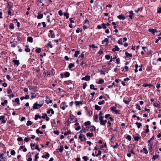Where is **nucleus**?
Instances as JSON below:
<instances>
[{"label": "nucleus", "instance_id": "bb28decb", "mask_svg": "<svg viewBox=\"0 0 161 161\" xmlns=\"http://www.w3.org/2000/svg\"><path fill=\"white\" fill-rule=\"evenodd\" d=\"M104 80L102 79H100L99 80L98 84H103L104 83Z\"/></svg>", "mask_w": 161, "mask_h": 161}, {"label": "nucleus", "instance_id": "9b49d317", "mask_svg": "<svg viewBox=\"0 0 161 161\" xmlns=\"http://www.w3.org/2000/svg\"><path fill=\"white\" fill-rule=\"evenodd\" d=\"M13 62L14 63L15 65L18 66L20 63L19 60H14L13 61Z\"/></svg>", "mask_w": 161, "mask_h": 161}, {"label": "nucleus", "instance_id": "dca6fc26", "mask_svg": "<svg viewBox=\"0 0 161 161\" xmlns=\"http://www.w3.org/2000/svg\"><path fill=\"white\" fill-rule=\"evenodd\" d=\"M47 112V114H50L51 113L52 114H53L54 113V111L52 108H51L49 110H48Z\"/></svg>", "mask_w": 161, "mask_h": 161}, {"label": "nucleus", "instance_id": "f257e3e1", "mask_svg": "<svg viewBox=\"0 0 161 161\" xmlns=\"http://www.w3.org/2000/svg\"><path fill=\"white\" fill-rule=\"evenodd\" d=\"M44 103V101H41L39 102V103L38 104L37 102L35 103L33 105V108L34 109H37L38 108L37 106L39 107H41Z\"/></svg>", "mask_w": 161, "mask_h": 161}, {"label": "nucleus", "instance_id": "4468645a", "mask_svg": "<svg viewBox=\"0 0 161 161\" xmlns=\"http://www.w3.org/2000/svg\"><path fill=\"white\" fill-rule=\"evenodd\" d=\"M33 39L31 37H28L27 38V41L30 42H33Z\"/></svg>", "mask_w": 161, "mask_h": 161}, {"label": "nucleus", "instance_id": "9d476101", "mask_svg": "<svg viewBox=\"0 0 161 161\" xmlns=\"http://www.w3.org/2000/svg\"><path fill=\"white\" fill-rule=\"evenodd\" d=\"M149 31L151 32L152 34H154L156 31V30L155 29H149L148 30Z\"/></svg>", "mask_w": 161, "mask_h": 161}, {"label": "nucleus", "instance_id": "a211bd4d", "mask_svg": "<svg viewBox=\"0 0 161 161\" xmlns=\"http://www.w3.org/2000/svg\"><path fill=\"white\" fill-rule=\"evenodd\" d=\"M46 101L47 103V104L52 103V101L48 98H47Z\"/></svg>", "mask_w": 161, "mask_h": 161}, {"label": "nucleus", "instance_id": "cd10ccee", "mask_svg": "<svg viewBox=\"0 0 161 161\" xmlns=\"http://www.w3.org/2000/svg\"><path fill=\"white\" fill-rule=\"evenodd\" d=\"M95 109L97 110H99L101 109L100 107L97 105H95Z\"/></svg>", "mask_w": 161, "mask_h": 161}, {"label": "nucleus", "instance_id": "5701e85b", "mask_svg": "<svg viewBox=\"0 0 161 161\" xmlns=\"http://www.w3.org/2000/svg\"><path fill=\"white\" fill-rule=\"evenodd\" d=\"M158 155H153V157L152 159L153 160H154L157 158H158Z\"/></svg>", "mask_w": 161, "mask_h": 161}, {"label": "nucleus", "instance_id": "c756f323", "mask_svg": "<svg viewBox=\"0 0 161 161\" xmlns=\"http://www.w3.org/2000/svg\"><path fill=\"white\" fill-rule=\"evenodd\" d=\"M86 132V129L85 128H82L81 130L80 131L79 133L80 134H82L84 132Z\"/></svg>", "mask_w": 161, "mask_h": 161}, {"label": "nucleus", "instance_id": "052dcab7", "mask_svg": "<svg viewBox=\"0 0 161 161\" xmlns=\"http://www.w3.org/2000/svg\"><path fill=\"white\" fill-rule=\"evenodd\" d=\"M31 94H32L31 96V99H32L36 97V94L35 95H34L32 93H31Z\"/></svg>", "mask_w": 161, "mask_h": 161}, {"label": "nucleus", "instance_id": "473e14b6", "mask_svg": "<svg viewBox=\"0 0 161 161\" xmlns=\"http://www.w3.org/2000/svg\"><path fill=\"white\" fill-rule=\"evenodd\" d=\"M36 132L38 134H42L43 133L42 131H40L38 129L36 130Z\"/></svg>", "mask_w": 161, "mask_h": 161}, {"label": "nucleus", "instance_id": "a878e982", "mask_svg": "<svg viewBox=\"0 0 161 161\" xmlns=\"http://www.w3.org/2000/svg\"><path fill=\"white\" fill-rule=\"evenodd\" d=\"M74 64H73L70 63L69 64L68 68L69 69H71L73 67H74Z\"/></svg>", "mask_w": 161, "mask_h": 161}, {"label": "nucleus", "instance_id": "423d86ee", "mask_svg": "<svg viewBox=\"0 0 161 161\" xmlns=\"http://www.w3.org/2000/svg\"><path fill=\"white\" fill-rule=\"evenodd\" d=\"M90 79V76L89 75H86L81 78L82 80L88 81Z\"/></svg>", "mask_w": 161, "mask_h": 161}, {"label": "nucleus", "instance_id": "6e6552de", "mask_svg": "<svg viewBox=\"0 0 161 161\" xmlns=\"http://www.w3.org/2000/svg\"><path fill=\"white\" fill-rule=\"evenodd\" d=\"M154 137H152L150 140H149L148 141V145H149V144H153V142H152L153 140H154Z\"/></svg>", "mask_w": 161, "mask_h": 161}, {"label": "nucleus", "instance_id": "1a4fd4ad", "mask_svg": "<svg viewBox=\"0 0 161 161\" xmlns=\"http://www.w3.org/2000/svg\"><path fill=\"white\" fill-rule=\"evenodd\" d=\"M112 51L113 52H115L116 51H119V48L117 46H115L114 48H113L112 50Z\"/></svg>", "mask_w": 161, "mask_h": 161}, {"label": "nucleus", "instance_id": "b1692460", "mask_svg": "<svg viewBox=\"0 0 161 161\" xmlns=\"http://www.w3.org/2000/svg\"><path fill=\"white\" fill-rule=\"evenodd\" d=\"M15 102L17 103L18 105H20V103L19 102V99L18 98H16L15 99Z\"/></svg>", "mask_w": 161, "mask_h": 161}, {"label": "nucleus", "instance_id": "a18cd8bd", "mask_svg": "<svg viewBox=\"0 0 161 161\" xmlns=\"http://www.w3.org/2000/svg\"><path fill=\"white\" fill-rule=\"evenodd\" d=\"M58 14L59 15L61 16L63 15V13H62V11L61 10H59L58 12Z\"/></svg>", "mask_w": 161, "mask_h": 161}, {"label": "nucleus", "instance_id": "3c124183", "mask_svg": "<svg viewBox=\"0 0 161 161\" xmlns=\"http://www.w3.org/2000/svg\"><path fill=\"white\" fill-rule=\"evenodd\" d=\"M155 33H156V35L157 36H159V35H161V33H160V32L159 31H157L156 30V31L155 32Z\"/></svg>", "mask_w": 161, "mask_h": 161}, {"label": "nucleus", "instance_id": "de8ad7c7", "mask_svg": "<svg viewBox=\"0 0 161 161\" xmlns=\"http://www.w3.org/2000/svg\"><path fill=\"white\" fill-rule=\"evenodd\" d=\"M7 90H8L7 92H8V94H10L11 93H12V91L10 88H8Z\"/></svg>", "mask_w": 161, "mask_h": 161}, {"label": "nucleus", "instance_id": "7ed1b4c3", "mask_svg": "<svg viewBox=\"0 0 161 161\" xmlns=\"http://www.w3.org/2000/svg\"><path fill=\"white\" fill-rule=\"evenodd\" d=\"M87 130L88 131H94L96 130V128L93 126H90L86 127Z\"/></svg>", "mask_w": 161, "mask_h": 161}, {"label": "nucleus", "instance_id": "f8f14e48", "mask_svg": "<svg viewBox=\"0 0 161 161\" xmlns=\"http://www.w3.org/2000/svg\"><path fill=\"white\" fill-rule=\"evenodd\" d=\"M118 18L119 19H122L123 20H124L125 19V17L124 16L122 15H120L119 16H117Z\"/></svg>", "mask_w": 161, "mask_h": 161}, {"label": "nucleus", "instance_id": "aec40b11", "mask_svg": "<svg viewBox=\"0 0 161 161\" xmlns=\"http://www.w3.org/2000/svg\"><path fill=\"white\" fill-rule=\"evenodd\" d=\"M91 122L90 121H88L85 122L84 123V124L85 126H87L88 125H89L91 124Z\"/></svg>", "mask_w": 161, "mask_h": 161}, {"label": "nucleus", "instance_id": "8fccbe9b", "mask_svg": "<svg viewBox=\"0 0 161 161\" xmlns=\"http://www.w3.org/2000/svg\"><path fill=\"white\" fill-rule=\"evenodd\" d=\"M12 155H14L15 154V152L14 150H12L11 151L10 153Z\"/></svg>", "mask_w": 161, "mask_h": 161}, {"label": "nucleus", "instance_id": "72a5a7b5", "mask_svg": "<svg viewBox=\"0 0 161 161\" xmlns=\"http://www.w3.org/2000/svg\"><path fill=\"white\" fill-rule=\"evenodd\" d=\"M64 76L67 77H69L70 75L69 73L68 72H66L64 74Z\"/></svg>", "mask_w": 161, "mask_h": 161}, {"label": "nucleus", "instance_id": "393cba45", "mask_svg": "<svg viewBox=\"0 0 161 161\" xmlns=\"http://www.w3.org/2000/svg\"><path fill=\"white\" fill-rule=\"evenodd\" d=\"M136 124L137 125V128L139 129L142 126V124L138 122H136Z\"/></svg>", "mask_w": 161, "mask_h": 161}, {"label": "nucleus", "instance_id": "412c9836", "mask_svg": "<svg viewBox=\"0 0 161 161\" xmlns=\"http://www.w3.org/2000/svg\"><path fill=\"white\" fill-rule=\"evenodd\" d=\"M76 105H79L80 104H82V103L81 101H75V102Z\"/></svg>", "mask_w": 161, "mask_h": 161}, {"label": "nucleus", "instance_id": "6e6d98bb", "mask_svg": "<svg viewBox=\"0 0 161 161\" xmlns=\"http://www.w3.org/2000/svg\"><path fill=\"white\" fill-rule=\"evenodd\" d=\"M141 138V136H136L134 137V140H135V141H138L139 139Z\"/></svg>", "mask_w": 161, "mask_h": 161}, {"label": "nucleus", "instance_id": "7c9ffc66", "mask_svg": "<svg viewBox=\"0 0 161 161\" xmlns=\"http://www.w3.org/2000/svg\"><path fill=\"white\" fill-rule=\"evenodd\" d=\"M30 139L29 137H26L25 138L24 140L26 142H27L30 140Z\"/></svg>", "mask_w": 161, "mask_h": 161}, {"label": "nucleus", "instance_id": "f704fd0d", "mask_svg": "<svg viewBox=\"0 0 161 161\" xmlns=\"http://www.w3.org/2000/svg\"><path fill=\"white\" fill-rule=\"evenodd\" d=\"M64 15L66 17V19L69 18V14L67 12L64 13Z\"/></svg>", "mask_w": 161, "mask_h": 161}, {"label": "nucleus", "instance_id": "f3484780", "mask_svg": "<svg viewBox=\"0 0 161 161\" xmlns=\"http://www.w3.org/2000/svg\"><path fill=\"white\" fill-rule=\"evenodd\" d=\"M153 145V144H149V145H148L149 150L151 152L152 151Z\"/></svg>", "mask_w": 161, "mask_h": 161}, {"label": "nucleus", "instance_id": "5fc2aeb1", "mask_svg": "<svg viewBox=\"0 0 161 161\" xmlns=\"http://www.w3.org/2000/svg\"><path fill=\"white\" fill-rule=\"evenodd\" d=\"M125 54L126 55V56H129L130 57H132V55L131 54L127 52H126L125 53Z\"/></svg>", "mask_w": 161, "mask_h": 161}, {"label": "nucleus", "instance_id": "0eeeda50", "mask_svg": "<svg viewBox=\"0 0 161 161\" xmlns=\"http://www.w3.org/2000/svg\"><path fill=\"white\" fill-rule=\"evenodd\" d=\"M102 44L105 45H107L108 43V38H105L102 42Z\"/></svg>", "mask_w": 161, "mask_h": 161}, {"label": "nucleus", "instance_id": "c9c22d12", "mask_svg": "<svg viewBox=\"0 0 161 161\" xmlns=\"http://www.w3.org/2000/svg\"><path fill=\"white\" fill-rule=\"evenodd\" d=\"M4 155V153H2L0 154V161H2V159L3 158V156Z\"/></svg>", "mask_w": 161, "mask_h": 161}, {"label": "nucleus", "instance_id": "09e8293b", "mask_svg": "<svg viewBox=\"0 0 161 161\" xmlns=\"http://www.w3.org/2000/svg\"><path fill=\"white\" fill-rule=\"evenodd\" d=\"M64 149V147L63 146H61L59 148V151L60 152H62Z\"/></svg>", "mask_w": 161, "mask_h": 161}, {"label": "nucleus", "instance_id": "39448f33", "mask_svg": "<svg viewBox=\"0 0 161 161\" xmlns=\"http://www.w3.org/2000/svg\"><path fill=\"white\" fill-rule=\"evenodd\" d=\"M79 138L80 139V141L82 142L85 140L84 136L82 134H80L79 136Z\"/></svg>", "mask_w": 161, "mask_h": 161}, {"label": "nucleus", "instance_id": "4c0bfd02", "mask_svg": "<svg viewBox=\"0 0 161 161\" xmlns=\"http://www.w3.org/2000/svg\"><path fill=\"white\" fill-rule=\"evenodd\" d=\"M87 114L89 116H91L92 114V112L90 110H88L87 111Z\"/></svg>", "mask_w": 161, "mask_h": 161}, {"label": "nucleus", "instance_id": "c85d7f7f", "mask_svg": "<svg viewBox=\"0 0 161 161\" xmlns=\"http://www.w3.org/2000/svg\"><path fill=\"white\" fill-rule=\"evenodd\" d=\"M143 151H144V153L146 154H147L148 153V151L146 148H143L142 150L141 151V152H142Z\"/></svg>", "mask_w": 161, "mask_h": 161}, {"label": "nucleus", "instance_id": "680f3d73", "mask_svg": "<svg viewBox=\"0 0 161 161\" xmlns=\"http://www.w3.org/2000/svg\"><path fill=\"white\" fill-rule=\"evenodd\" d=\"M104 100H103L101 102H99L98 103V104L99 105H101V104H103L104 103Z\"/></svg>", "mask_w": 161, "mask_h": 161}, {"label": "nucleus", "instance_id": "e2e57ef3", "mask_svg": "<svg viewBox=\"0 0 161 161\" xmlns=\"http://www.w3.org/2000/svg\"><path fill=\"white\" fill-rule=\"evenodd\" d=\"M101 153H102L101 151L100 150H99L98 151V153L96 155V157H98L99 155H100L101 154Z\"/></svg>", "mask_w": 161, "mask_h": 161}, {"label": "nucleus", "instance_id": "ddd939ff", "mask_svg": "<svg viewBox=\"0 0 161 161\" xmlns=\"http://www.w3.org/2000/svg\"><path fill=\"white\" fill-rule=\"evenodd\" d=\"M86 136L87 137H92L93 136L94 134L93 133L91 132L90 133L88 132L86 133Z\"/></svg>", "mask_w": 161, "mask_h": 161}, {"label": "nucleus", "instance_id": "4be33fe9", "mask_svg": "<svg viewBox=\"0 0 161 161\" xmlns=\"http://www.w3.org/2000/svg\"><path fill=\"white\" fill-rule=\"evenodd\" d=\"M80 54V51H77L75 52V53L74 54V56L76 57L78 56V55Z\"/></svg>", "mask_w": 161, "mask_h": 161}, {"label": "nucleus", "instance_id": "2f4dec72", "mask_svg": "<svg viewBox=\"0 0 161 161\" xmlns=\"http://www.w3.org/2000/svg\"><path fill=\"white\" fill-rule=\"evenodd\" d=\"M41 51V48H38L36 49V52L37 53H40Z\"/></svg>", "mask_w": 161, "mask_h": 161}, {"label": "nucleus", "instance_id": "603ef678", "mask_svg": "<svg viewBox=\"0 0 161 161\" xmlns=\"http://www.w3.org/2000/svg\"><path fill=\"white\" fill-rule=\"evenodd\" d=\"M82 158L85 161H87L88 160V158L86 156H84L82 157Z\"/></svg>", "mask_w": 161, "mask_h": 161}, {"label": "nucleus", "instance_id": "c03bdc74", "mask_svg": "<svg viewBox=\"0 0 161 161\" xmlns=\"http://www.w3.org/2000/svg\"><path fill=\"white\" fill-rule=\"evenodd\" d=\"M10 28L11 29H13L14 28V25L12 23H11L9 25Z\"/></svg>", "mask_w": 161, "mask_h": 161}, {"label": "nucleus", "instance_id": "f03ea898", "mask_svg": "<svg viewBox=\"0 0 161 161\" xmlns=\"http://www.w3.org/2000/svg\"><path fill=\"white\" fill-rule=\"evenodd\" d=\"M99 120L100 121V124L102 125H104L107 122L106 120H103V116L100 117H99Z\"/></svg>", "mask_w": 161, "mask_h": 161}, {"label": "nucleus", "instance_id": "338daca9", "mask_svg": "<svg viewBox=\"0 0 161 161\" xmlns=\"http://www.w3.org/2000/svg\"><path fill=\"white\" fill-rule=\"evenodd\" d=\"M136 107H137V109L139 110H141V108H140V106L139 105V104H136Z\"/></svg>", "mask_w": 161, "mask_h": 161}, {"label": "nucleus", "instance_id": "20e7f679", "mask_svg": "<svg viewBox=\"0 0 161 161\" xmlns=\"http://www.w3.org/2000/svg\"><path fill=\"white\" fill-rule=\"evenodd\" d=\"M54 70L53 69H51L50 71H48L47 72V76L48 75H53L54 74Z\"/></svg>", "mask_w": 161, "mask_h": 161}, {"label": "nucleus", "instance_id": "4d7b16f0", "mask_svg": "<svg viewBox=\"0 0 161 161\" xmlns=\"http://www.w3.org/2000/svg\"><path fill=\"white\" fill-rule=\"evenodd\" d=\"M110 57H111L109 55H107L105 56L106 59L107 60H109L110 58Z\"/></svg>", "mask_w": 161, "mask_h": 161}, {"label": "nucleus", "instance_id": "49530a36", "mask_svg": "<svg viewBox=\"0 0 161 161\" xmlns=\"http://www.w3.org/2000/svg\"><path fill=\"white\" fill-rule=\"evenodd\" d=\"M47 46L50 47V48H52L53 47L51 43L50 42H49L47 44Z\"/></svg>", "mask_w": 161, "mask_h": 161}, {"label": "nucleus", "instance_id": "58836bf2", "mask_svg": "<svg viewBox=\"0 0 161 161\" xmlns=\"http://www.w3.org/2000/svg\"><path fill=\"white\" fill-rule=\"evenodd\" d=\"M49 156H50V155H49V154L48 153H46L45 156L43 155L42 157L43 158H48L49 157Z\"/></svg>", "mask_w": 161, "mask_h": 161}, {"label": "nucleus", "instance_id": "6ab92c4d", "mask_svg": "<svg viewBox=\"0 0 161 161\" xmlns=\"http://www.w3.org/2000/svg\"><path fill=\"white\" fill-rule=\"evenodd\" d=\"M43 17V14H38L37 16V18L38 19H41Z\"/></svg>", "mask_w": 161, "mask_h": 161}, {"label": "nucleus", "instance_id": "13d9d810", "mask_svg": "<svg viewBox=\"0 0 161 161\" xmlns=\"http://www.w3.org/2000/svg\"><path fill=\"white\" fill-rule=\"evenodd\" d=\"M102 27L103 29H106L107 28L106 26V25L105 24H104V23H103V24H102Z\"/></svg>", "mask_w": 161, "mask_h": 161}, {"label": "nucleus", "instance_id": "79ce46f5", "mask_svg": "<svg viewBox=\"0 0 161 161\" xmlns=\"http://www.w3.org/2000/svg\"><path fill=\"white\" fill-rule=\"evenodd\" d=\"M142 10V8H138L137 10H135V11L136 13H138L139 11H141Z\"/></svg>", "mask_w": 161, "mask_h": 161}, {"label": "nucleus", "instance_id": "ea45409f", "mask_svg": "<svg viewBox=\"0 0 161 161\" xmlns=\"http://www.w3.org/2000/svg\"><path fill=\"white\" fill-rule=\"evenodd\" d=\"M31 124H32V122L31 121H30V120L28 121L27 122V123H26L27 125L29 126V125H31Z\"/></svg>", "mask_w": 161, "mask_h": 161}, {"label": "nucleus", "instance_id": "2eb2a0df", "mask_svg": "<svg viewBox=\"0 0 161 161\" xmlns=\"http://www.w3.org/2000/svg\"><path fill=\"white\" fill-rule=\"evenodd\" d=\"M98 115L96 114L94 116V120L95 122H98Z\"/></svg>", "mask_w": 161, "mask_h": 161}, {"label": "nucleus", "instance_id": "0e129e2a", "mask_svg": "<svg viewBox=\"0 0 161 161\" xmlns=\"http://www.w3.org/2000/svg\"><path fill=\"white\" fill-rule=\"evenodd\" d=\"M87 86V84L86 83H84L83 86V89H85Z\"/></svg>", "mask_w": 161, "mask_h": 161}, {"label": "nucleus", "instance_id": "37998d69", "mask_svg": "<svg viewBox=\"0 0 161 161\" xmlns=\"http://www.w3.org/2000/svg\"><path fill=\"white\" fill-rule=\"evenodd\" d=\"M41 117L39 115H36L35 116V120H37L38 119V118L41 119Z\"/></svg>", "mask_w": 161, "mask_h": 161}, {"label": "nucleus", "instance_id": "69168bd1", "mask_svg": "<svg viewBox=\"0 0 161 161\" xmlns=\"http://www.w3.org/2000/svg\"><path fill=\"white\" fill-rule=\"evenodd\" d=\"M90 87L91 89H94V85L93 84H91L90 85Z\"/></svg>", "mask_w": 161, "mask_h": 161}, {"label": "nucleus", "instance_id": "774afa93", "mask_svg": "<svg viewBox=\"0 0 161 161\" xmlns=\"http://www.w3.org/2000/svg\"><path fill=\"white\" fill-rule=\"evenodd\" d=\"M81 31V29L80 28H78L76 30V32L77 33H79Z\"/></svg>", "mask_w": 161, "mask_h": 161}, {"label": "nucleus", "instance_id": "864d4df0", "mask_svg": "<svg viewBox=\"0 0 161 161\" xmlns=\"http://www.w3.org/2000/svg\"><path fill=\"white\" fill-rule=\"evenodd\" d=\"M53 133L57 135H58L59 133V132L58 130H55L54 131Z\"/></svg>", "mask_w": 161, "mask_h": 161}, {"label": "nucleus", "instance_id": "e433bc0d", "mask_svg": "<svg viewBox=\"0 0 161 161\" xmlns=\"http://www.w3.org/2000/svg\"><path fill=\"white\" fill-rule=\"evenodd\" d=\"M8 103V101L7 100H5L3 102H2L1 103V105L3 106H4L5 104H7Z\"/></svg>", "mask_w": 161, "mask_h": 161}, {"label": "nucleus", "instance_id": "a19ab883", "mask_svg": "<svg viewBox=\"0 0 161 161\" xmlns=\"http://www.w3.org/2000/svg\"><path fill=\"white\" fill-rule=\"evenodd\" d=\"M147 129L146 130V133H147L149 132V130L148 129L149 126L148 125H147L146 126Z\"/></svg>", "mask_w": 161, "mask_h": 161}, {"label": "nucleus", "instance_id": "bf43d9fd", "mask_svg": "<svg viewBox=\"0 0 161 161\" xmlns=\"http://www.w3.org/2000/svg\"><path fill=\"white\" fill-rule=\"evenodd\" d=\"M116 63L118 64H119L120 63V60L119 58H118L117 59Z\"/></svg>", "mask_w": 161, "mask_h": 161}]
</instances>
